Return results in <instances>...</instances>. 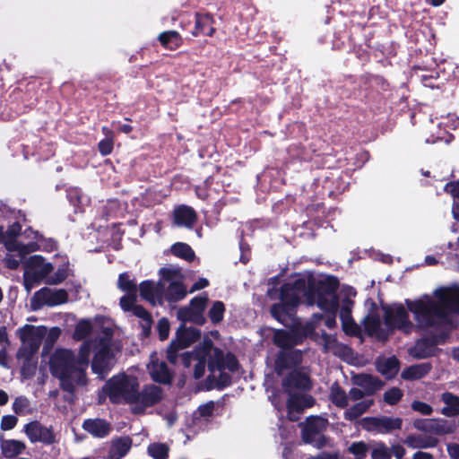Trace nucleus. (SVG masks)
Masks as SVG:
<instances>
[{"label": "nucleus", "mask_w": 459, "mask_h": 459, "mask_svg": "<svg viewBox=\"0 0 459 459\" xmlns=\"http://www.w3.org/2000/svg\"><path fill=\"white\" fill-rule=\"evenodd\" d=\"M103 336L99 341H85L80 347L77 359L72 351L56 349L49 359L51 374L60 380L61 386L73 392L77 386L86 384L85 369L93 349L92 371L99 376L106 374L115 364L116 354L119 347L110 342L112 331L108 326L103 328Z\"/></svg>", "instance_id": "f257e3e1"}, {"label": "nucleus", "mask_w": 459, "mask_h": 459, "mask_svg": "<svg viewBox=\"0 0 459 459\" xmlns=\"http://www.w3.org/2000/svg\"><path fill=\"white\" fill-rule=\"evenodd\" d=\"M339 286V280L333 275H328L318 281L309 280L306 291L307 303L309 306L316 304L321 310L336 307L340 304L337 295Z\"/></svg>", "instance_id": "f03ea898"}, {"label": "nucleus", "mask_w": 459, "mask_h": 459, "mask_svg": "<svg viewBox=\"0 0 459 459\" xmlns=\"http://www.w3.org/2000/svg\"><path fill=\"white\" fill-rule=\"evenodd\" d=\"M104 392L112 403H134L141 396L137 377L126 373L109 379L104 386Z\"/></svg>", "instance_id": "7ed1b4c3"}, {"label": "nucleus", "mask_w": 459, "mask_h": 459, "mask_svg": "<svg viewBox=\"0 0 459 459\" xmlns=\"http://www.w3.org/2000/svg\"><path fill=\"white\" fill-rule=\"evenodd\" d=\"M405 304L421 328L433 327L446 319V313L444 312L439 300L435 301L428 295H425L424 299L413 301L406 299Z\"/></svg>", "instance_id": "20e7f679"}, {"label": "nucleus", "mask_w": 459, "mask_h": 459, "mask_svg": "<svg viewBox=\"0 0 459 459\" xmlns=\"http://www.w3.org/2000/svg\"><path fill=\"white\" fill-rule=\"evenodd\" d=\"M23 235L29 240L27 243H22L16 239L4 241V247L8 252L4 262L10 269L18 268L26 255L44 247V238L37 231L28 229L24 230Z\"/></svg>", "instance_id": "39448f33"}, {"label": "nucleus", "mask_w": 459, "mask_h": 459, "mask_svg": "<svg viewBox=\"0 0 459 459\" xmlns=\"http://www.w3.org/2000/svg\"><path fill=\"white\" fill-rule=\"evenodd\" d=\"M46 334L45 326L26 325L18 330L22 345L18 350L17 358L28 360L39 350Z\"/></svg>", "instance_id": "423d86ee"}, {"label": "nucleus", "mask_w": 459, "mask_h": 459, "mask_svg": "<svg viewBox=\"0 0 459 459\" xmlns=\"http://www.w3.org/2000/svg\"><path fill=\"white\" fill-rule=\"evenodd\" d=\"M328 420L321 416H308L305 423H300L301 438L305 444L313 445L321 449L326 446V437L323 432L326 429Z\"/></svg>", "instance_id": "0eeeda50"}, {"label": "nucleus", "mask_w": 459, "mask_h": 459, "mask_svg": "<svg viewBox=\"0 0 459 459\" xmlns=\"http://www.w3.org/2000/svg\"><path fill=\"white\" fill-rule=\"evenodd\" d=\"M53 270V265L40 255L30 256L24 264V287L30 291Z\"/></svg>", "instance_id": "6e6552de"}, {"label": "nucleus", "mask_w": 459, "mask_h": 459, "mask_svg": "<svg viewBox=\"0 0 459 459\" xmlns=\"http://www.w3.org/2000/svg\"><path fill=\"white\" fill-rule=\"evenodd\" d=\"M201 336L200 330L194 327H185L183 325L177 331L176 338L172 340L167 349V359L170 364L176 365L178 360V351L189 347Z\"/></svg>", "instance_id": "1a4fd4ad"}, {"label": "nucleus", "mask_w": 459, "mask_h": 459, "mask_svg": "<svg viewBox=\"0 0 459 459\" xmlns=\"http://www.w3.org/2000/svg\"><path fill=\"white\" fill-rule=\"evenodd\" d=\"M117 287L126 294L120 299V306L123 310L130 311L138 317H143V309L135 305L137 286L131 276L125 273L118 277Z\"/></svg>", "instance_id": "9d476101"}, {"label": "nucleus", "mask_w": 459, "mask_h": 459, "mask_svg": "<svg viewBox=\"0 0 459 459\" xmlns=\"http://www.w3.org/2000/svg\"><path fill=\"white\" fill-rule=\"evenodd\" d=\"M385 312L384 322L390 329H398L404 333H410L413 328V324L409 319V314L403 304L395 305V307L390 306H382Z\"/></svg>", "instance_id": "9b49d317"}, {"label": "nucleus", "mask_w": 459, "mask_h": 459, "mask_svg": "<svg viewBox=\"0 0 459 459\" xmlns=\"http://www.w3.org/2000/svg\"><path fill=\"white\" fill-rule=\"evenodd\" d=\"M207 368L210 373L224 369H228L230 372L235 373L238 371L240 364L237 357L232 352L229 351L224 354L221 349L213 345L212 353H210L207 360Z\"/></svg>", "instance_id": "f8f14e48"}, {"label": "nucleus", "mask_w": 459, "mask_h": 459, "mask_svg": "<svg viewBox=\"0 0 459 459\" xmlns=\"http://www.w3.org/2000/svg\"><path fill=\"white\" fill-rule=\"evenodd\" d=\"M68 294L63 289L43 288L38 290L30 299L33 310L40 309L44 306L55 307L67 302Z\"/></svg>", "instance_id": "ddd939ff"}, {"label": "nucleus", "mask_w": 459, "mask_h": 459, "mask_svg": "<svg viewBox=\"0 0 459 459\" xmlns=\"http://www.w3.org/2000/svg\"><path fill=\"white\" fill-rule=\"evenodd\" d=\"M360 425L366 431L387 434L401 429L403 420L387 416L365 417L360 420Z\"/></svg>", "instance_id": "4468645a"}, {"label": "nucleus", "mask_w": 459, "mask_h": 459, "mask_svg": "<svg viewBox=\"0 0 459 459\" xmlns=\"http://www.w3.org/2000/svg\"><path fill=\"white\" fill-rule=\"evenodd\" d=\"M439 300L446 317L451 314L459 315V287L440 288L434 292Z\"/></svg>", "instance_id": "2eb2a0df"}, {"label": "nucleus", "mask_w": 459, "mask_h": 459, "mask_svg": "<svg viewBox=\"0 0 459 459\" xmlns=\"http://www.w3.org/2000/svg\"><path fill=\"white\" fill-rule=\"evenodd\" d=\"M303 353L300 350L280 351L274 360V371L281 376L286 369L296 368L302 362Z\"/></svg>", "instance_id": "dca6fc26"}, {"label": "nucleus", "mask_w": 459, "mask_h": 459, "mask_svg": "<svg viewBox=\"0 0 459 459\" xmlns=\"http://www.w3.org/2000/svg\"><path fill=\"white\" fill-rule=\"evenodd\" d=\"M438 337L431 334L420 338L416 341L413 347L409 350V354L417 359L430 358L436 355Z\"/></svg>", "instance_id": "f3484780"}, {"label": "nucleus", "mask_w": 459, "mask_h": 459, "mask_svg": "<svg viewBox=\"0 0 459 459\" xmlns=\"http://www.w3.org/2000/svg\"><path fill=\"white\" fill-rule=\"evenodd\" d=\"M24 431L32 443L41 442L53 444L56 441V435L50 428L42 426L37 421H32L24 426Z\"/></svg>", "instance_id": "a211bd4d"}, {"label": "nucleus", "mask_w": 459, "mask_h": 459, "mask_svg": "<svg viewBox=\"0 0 459 459\" xmlns=\"http://www.w3.org/2000/svg\"><path fill=\"white\" fill-rule=\"evenodd\" d=\"M281 385L289 393L291 389L309 391L312 388V381L307 373L294 369L282 379Z\"/></svg>", "instance_id": "6ab92c4d"}, {"label": "nucleus", "mask_w": 459, "mask_h": 459, "mask_svg": "<svg viewBox=\"0 0 459 459\" xmlns=\"http://www.w3.org/2000/svg\"><path fill=\"white\" fill-rule=\"evenodd\" d=\"M297 309L298 307L292 305L279 301L278 303H274L271 306L270 313L271 316L280 324L284 326H288L291 325V322L299 319L297 317Z\"/></svg>", "instance_id": "aec40b11"}, {"label": "nucleus", "mask_w": 459, "mask_h": 459, "mask_svg": "<svg viewBox=\"0 0 459 459\" xmlns=\"http://www.w3.org/2000/svg\"><path fill=\"white\" fill-rule=\"evenodd\" d=\"M173 223L177 227L193 229L197 222L198 216L195 209L186 204L175 207L172 213Z\"/></svg>", "instance_id": "412c9836"}, {"label": "nucleus", "mask_w": 459, "mask_h": 459, "mask_svg": "<svg viewBox=\"0 0 459 459\" xmlns=\"http://www.w3.org/2000/svg\"><path fill=\"white\" fill-rule=\"evenodd\" d=\"M352 382L354 385L362 388L367 396L374 395L384 385V382L377 377L364 373L355 375L352 377Z\"/></svg>", "instance_id": "4be33fe9"}, {"label": "nucleus", "mask_w": 459, "mask_h": 459, "mask_svg": "<svg viewBox=\"0 0 459 459\" xmlns=\"http://www.w3.org/2000/svg\"><path fill=\"white\" fill-rule=\"evenodd\" d=\"M316 403V400L309 394H290L287 400V410L290 412L300 413L306 408H311Z\"/></svg>", "instance_id": "5701e85b"}, {"label": "nucleus", "mask_w": 459, "mask_h": 459, "mask_svg": "<svg viewBox=\"0 0 459 459\" xmlns=\"http://www.w3.org/2000/svg\"><path fill=\"white\" fill-rule=\"evenodd\" d=\"M195 18V28L192 31L193 36L197 37L203 34L212 37L215 32V29L212 26L213 22L212 14L196 13Z\"/></svg>", "instance_id": "b1692460"}, {"label": "nucleus", "mask_w": 459, "mask_h": 459, "mask_svg": "<svg viewBox=\"0 0 459 459\" xmlns=\"http://www.w3.org/2000/svg\"><path fill=\"white\" fill-rule=\"evenodd\" d=\"M187 290L185 284L180 281H171L164 292L160 295L161 300H166L169 304L178 302L184 299L186 296Z\"/></svg>", "instance_id": "393cba45"}, {"label": "nucleus", "mask_w": 459, "mask_h": 459, "mask_svg": "<svg viewBox=\"0 0 459 459\" xmlns=\"http://www.w3.org/2000/svg\"><path fill=\"white\" fill-rule=\"evenodd\" d=\"M432 369L429 362L415 364L405 368L401 374V377L406 381L420 380L427 376Z\"/></svg>", "instance_id": "a878e982"}, {"label": "nucleus", "mask_w": 459, "mask_h": 459, "mask_svg": "<svg viewBox=\"0 0 459 459\" xmlns=\"http://www.w3.org/2000/svg\"><path fill=\"white\" fill-rule=\"evenodd\" d=\"M377 370L386 379L396 377L400 369V360L395 356H391L381 361L376 362Z\"/></svg>", "instance_id": "bb28decb"}, {"label": "nucleus", "mask_w": 459, "mask_h": 459, "mask_svg": "<svg viewBox=\"0 0 459 459\" xmlns=\"http://www.w3.org/2000/svg\"><path fill=\"white\" fill-rule=\"evenodd\" d=\"M82 428L95 437H104L108 436L110 431L109 424L100 419L86 420L82 424Z\"/></svg>", "instance_id": "cd10ccee"}, {"label": "nucleus", "mask_w": 459, "mask_h": 459, "mask_svg": "<svg viewBox=\"0 0 459 459\" xmlns=\"http://www.w3.org/2000/svg\"><path fill=\"white\" fill-rule=\"evenodd\" d=\"M287 327L290 329L289 333H290V339L294 347L303 343L308 333L314 329V326L310 325L302 326L299 319L291 322V325Z\"/></svg>", "instance_id": "c85d7f7f"}, {"label": "nucleus", "mask_w": 459, "mask_h": 459, "mask_svg": "<svg viewBox=\"0 0 459 459\" xmlns=\"http://www.w3.org/2000/svg\"><path fill=\"white\" fill-rule=\"evenodd\" d=\"M150 374L152 380L160 384L169 385L172 381V374L164 361L152 363Z\"/></svg>", "instance_id": "c756f323"}, {"label": "nucleus", "mask_w": 459, "mask_h": 459, "mask_svg": "<svg viewBox=\"0 0 459 459\" xmlns=\"http://www.w3.org/2000/svg\"><path fill=\"white\" fill-rule=\"evenodd\" d=\"M158 40L160 45L169 50H176L183 44V38L177 30H165L159 34Z\"/></svg>", "instance_id": "7c9ffc66"}, {"label": "nucleus", "mask_w": 459, "mask_h": 459, "mask_svg": "<svg viewBox=\"0 0 459 459\" xmlns=\"http://www.w3.org/2000/svg\"><path fill=\"white\" fill-rule=\"evenodd\" d=\"M405 444L413 449L431 448L438 444V439L432 436L409 435L406 437Z\"/></svg>", "instance_id": "2f4dec72"}, {"label": "nucleus", "mask_w": 459, "mask_h": 459, "mask_svg": "<svg viewBox=\"0 0 459 459\" xmlns=\"http://www.w3.org/2000/svg\"><path fill=\"white\" fill-rule=\"evenodd\" d=\"M232 383V377L229 373L220 371L219 377L216 378L213 373H210L205 379L206 390H223L230 386Z\"/></svg>", "instance_id": "473e14b6"}, {"label": "nucleus", "mask_w": 459, "mask_h": 459, "mask_svg": "<svg viewBox=\"0 0 459 459\" xmlns=\"http://www.w3.org/2000/svg\"><path fill=\"white\" fill-rule=\"evenodd\" d=\"M374 404V400H363L354 403L352 406L348 408L344 413L343 417L346 420L353 421L359 419L361 415L367 412L369 408Z\"/></svg>", "instance_id": "72a5a7b5"}, {"label": "nucleus", "mask_w": 459, "mask_h": 459, "mask_svg": "<svg viewBox=\"0 0 459 459\" xmlns=\"http://www.w3.org/2000/svg\"><path fill=\"white\" fill-rule=\"evenodd\" d=\"M441 401L446 405L441 410L443 415L446 417L459 415V396L450 392H445L441 395Z\"/></svg>", "instance_id": "f704fd0d"}, {"label": "nucleus", "mask_w": 459, "mask_h": 459, "mask_svg": "<svg viewBox=\"0 0 459 459\" xmlns=\"http://www.w3.org/2000/svg\"><path fill=\"white\" fill-rule=\"evenodd\" d=\"M329 399L333 404L341 409H345L349 405V395L337 382L330 387Z\"/></svg>", "instance_id": "c9c22d12"}, {"label": "nucleus", "mask_w": 459, "mask_h": 459, "mask_svg": "<svg viewBox=\"0 0 459 459\" xmlns=\"http://www.w3.org/2000/svg\"><path fill=\"white\" fill-rule=\"evenodd\" d=\"M2 454L6 458H13L21 455L25 449V444L15 439L3 440L0 445Z\"/></svg>", "instance_id": "e433bc0d"}, {"label": "nucleus", "mask_w": 459, "mask_h": 459, "mask_svg": "<svg viewBox=\"0 0 459 459\" xmlns=\"http://www.w3.org/2000/svg\"><path fill=\"white\" fill-rule=\"evenodd\" d=\"M129 437H120L114 440L109 450L110 459H120L125 456L131 447Z\"/></svg>", "instance_id": "4c0bfd02"}, {"label": "nucleus", "mask_w": 459, "mask_h": 459, "mask_svg": "<svg viewBox=\"0 0 459 459\" xmlns=\"http://www.w3.org/2000/svg\"><path fill=\"white\" fill-rule=\"evenodd\" d=\"M345 296L342 300V306L339 313L340 318H348L349 316H352V307L354 305V301L351 299V297H355L357 291L352 287H347L344 290Z\"/></svg>", "instance_id": "58836bf2"}, {"label": "nucleus", "mask_w": 459, "mask_h": 459, "mask_svg": "<svg viewBox=\"0 0 459 459\" xmlns=\"http://www.w3.org/2000/svg\"><path fill=\"white\" fill-rule=\"evenodd\" d=\"M163 397V390L161 387L150 385H145L144 391V405L145 408L153 406L160 403Z\"/></svg>", "instance_id": "ea45409f"}, {"label": "nucleus", "mask_w": 459, "mask_h": 459, "mask_svg": "<svg viewBox=\"0 0 459 459\" xmlns=\"http://www.w3.org/2000/svg\"><path fill=\"white\" fill-rule=\"evenodd\" d=\"M170 251L176 257L184 259L187 262H192L195 258L194 250L186 243L177 242L171 246Z\"/></svg>", "instance_id": "a19ab883"}, {"label": "nucleus", "mask_w": 459, "mask_h": 459, "mask_svg": "<svg viewBox=\"0 0 459 459\" xmlns=\"http://www.w3.org/2000/svg\"><path fill=\"white\" fill-rule=\"evenodd\" d=\"M273 342L275 346L282 351L292 350L294 347L290 339V333L284 329H276L273 332Z\"/></svg>", "instance_id": "79ce46f5"}, {"label": "nucleus", "mask_w": 459, "mask_h": 459, "mask_svg": "<svg viewBox=\"0 0 459 459\" xmlns=\"http://www.w3.org/2000/svg\"><path fill=\"white\" fill-rule=\"evenodd\" d=\"M212 346H213L212 341L209 338H205L193 351L194 359L196 361L207 362L210 353H212Z\"/></svg>", "instance_id": "37998d69"}, {"label": "nucleus", "mask_w": 459, "mask_h": 459, "mask_svg": "<svg viewBox=\"0 0 459 459\" xmlns=\"http://www.w3.org/2000/svg\"><path fill=\"white\" fill-rule=\"evenodd\" d=\"M456 427L455 422L448 421L444 419H432L431 434L443 436L455 432Z\"/></svg>", "instance_id": "c03bdc74"}, {"label": "nucleus", "mask_w": 459, "mask_h": 459, "mask_svg": "<svg viewBox=\"0 0 459 459\" xmlns=\"http://www.w3.org/2000/svg\"><path fill=\"white\" fill-rule=\"evenodd\" d=\"M208 298L206 296H196L194 297L189 303L190 308L193 310L194 315L198 318L202 325L205 323V317L204 312L206 307Z\"/></svg>", "instance_id": "a18cd8bd"}, {"label": "nucleus", "mask_w": 459, "mask_h": 459, "mask_svg": "<svg viewBox=\"0 0 459 459\" xmlns=\"http://www.w3.org/2000/svg\"><path fill=\"white\" fill-rule=\"evenodd\" d=\"M279 299L296 307L300 304V297L294 292L288 283H283L280 288Z\"/></svg>", "instance_id": "49530a36"}, {"label": "nucleus", "mask_w": 459, "mask_h": 459, "mask_svg": "<svg viewBox=\"0 0 459 459\" xmlns=\"http://www.w3.org/2000/svg\"><path fill=\"white\" fill-rule=\"evenodd\" d=\"M10 342L4 327H0V365L8 368V348Z\"/></svg>", "instance_id": "de8ad7c7"}, {"label": "nucleus", "mask_w": 459, "mask_h": 459, "mask_svg": "<svg viewBox=\"0 0 459 459\" xmlns=\"http://www.w3.org/2000/svg\"><path fill=\"white\" fill-rule=\"evenodd\" d=\"M169 447L165 443H152L148 446L147 453L153 459H168Z\"/></svg>", "instance_id": "09e8293b"}, {"label": "nucleus", "mask_w": 459, "mask_h": 459, "mask_svg": "<svg viewBox=\"0 0 459 459\" xmlns=\"http://www.w3.org/2000/svg\"><path fill=\"white\" fill-rule=\"evenodd\" d=\"M225 305L222 301L217 300L212 303V306L208 311V316L213 325L220 324L224 317Z\"/></svg>", "instance_id": "8fccbe9b"}, {"label": "nucleus", "mask_w": 459, "mask_h": 459, "mask_svg": "<svg viewBox=\"0 0 459 459\" xmlns=\"http://www.w3.org/2000/svg\"><path fill=\"white\" fill-rule=\"evenodd\" d=\"M96 326H93L90 321L82 320L77 323L74 333V339L77 341H81L87 337L92 331H95Z\"/></svg>", "instance_id": "3c124183"}, {"label": "nucleus", "mask_w": 459, "mask_h": 459, "mask_svg": "<svg viewBox=\"0 0 459 459\" xmlns=\"http://www.w3.org/2000/svg\"><path fill=\"white\" fill-rule=\"evenodd\" d=\"M365 84H369L372 87H376L383 91L389 90V82L381 75L377 74H366L363 76Z\"/></svg>", "instance_id": "603ef678"}, {"label": "nucleus", "mask_w": 459, "mask_h": 459, "mask_svg": "<svg viewBox=\"0 0 459 459\" xmlns=\"http://www.w3.org/2000/svg\"><path fill=\"white\" fill-rule=\"evenodd\" d=\"M13 410L16 414L24 415L32 411L30 403L25 396H18L13 403Z\"/></svg>", "instance_id": "864d4df0"}, {"label": "nucleus", "mask_w": 459, "mask_h": 459, "mask_svg": "<svg viewBox=\"0 0 459 459\" xmlns=\"http://www.w3.org/2000/svg\"><path fill=\"white\" fill-rule=\"evenodd\" d=\"M343 332L349 336H359L360 334V328L356 324L352 316L348 318H340Z\"/></svg>", "instance_id": "5fc2aeb1"}, {"label": "nucleus", "mask_w": 459, "mask_h": 459, "mask_svg": "<svg viewBox=\"0 0 459 459\" xmlns=\"http://www.w3.org/2000/svg\"><path fill=\"white\" fill-rule=\"evenodd\" d=\"M403 396V393L399 387H392L385 392L383 398L385 403L394 406L402 400Z\"/></svg>", "instance_id": "6e6d98bb"}, {"label": "nucleus", "mask_w": 459, "mask_h": 459, "mask_svg": "<svg viewBox=\"0 0 459 459\" xmlns=\"http://www.w3.org/2000/svg\"><path fill=\"white\" fill-rule=\"evenodd\" d=\"M177 317L182 323L192 322L196 325H202L198 318L194 315L193 310L190 307H182L177 312Z\"/></svg>", "instance_id": "4d7b16f0"}, {"label": "nucleus", "mask_w": 459, "mask_h": 459, "mask_svg": "<svg viewBox=\"0 0 459 459\" xmlns=\"http://www.w3.org/2000/svg\"><path fill=\"white\" fill-rule=\"evenodd\" d=\"M103 131L107 132V136L100 142L99 151L102 155H108L113 150L112 133L107 127H103Z\"/></svg>", "instance_id": "13d9d810"}, {"label": "nucleus", "mask_w": 459, "mask_h": 459, "mask_svg": "<svg viewBox=\"0 0 459 459\" xmlns=\"http://www.w3.org/2000/svg\"><path fill=\"white\" fill-rule=\"evenodd\" d=\"M348 450L351 454L354 455L357 459H364L368 451V446L363 441L353 442Z\"/></svg>", "instance_id": "bf43d9fd"}, {"label": "nucleus", "mask_w": 459, "mask_h": 459, "mask_svg": "<svg viewBox=\"0 0 459 459\" xmlns=\"http://www.w3.org/2000/svg\"><path fill=\"white\" fill-rule=\"evenodd\" d=\"M411 407L414 411H417L424 416H429L433 412V408L431 405L418 400L413 401L411 404Z\"/></svg>", "instance_id": "052dcab7"}, {"label": "nucleus", "mask_w": 459, "mask_h": 459, "mask_svg": "<svg viewBox=\"0 0 459 459\" xmlns=\"http://www.w3.org/2000/svg\"><path fill=\"white\" fill-rule=\"evenodd\" d=\"M169 322L167 317H161L157 325V331L159 333V338L160 341H165L168 339L169 334Z\"/></svg>", "instance_id": "680f3d73"}, {"label": "nucleus", "mask_w": 459, "mask_h": 459, "mask_svg": "<svg viewBox=\"0 0 459 459\" xmlns=\"http://www.w3.org/2000/svg\"><path fill=\"white\" fill-rule=\"evenodd\" d=\"M364 326L369 335L375 333L380 327V320L377 316H368L364 322Z\"/></svg>", "instance_id": "e2e57ef3"}, {"label": "nucleus", "mask_w": 459, "mask_h": 459, "mask_svg": "<svg viewBox=\"0 0 459 459\" xmlns=\"http://www.w3.org/2000/svg\"><path fill=\"white\" fill-rule=\"evenodd\" d=\"M413 427L420 431L432 432V419H416L413 421Z\"/></svg>", "instance_id": "0e129e2a"}, {"label": "nucleus", "mask_w": 459, "mask_h": 459, "mask_svg": "<svg viewBox=\"0 0 459 459\" xmlns=\"http://www.w3.org/2000/svg\"><path fill=\"white\" fill-rule=\"evenodd\" d=\"M340 307V305L334 308L323 310L326 315L325 317V325L329 329H333L336 326V313Z\"/></svg>", "instance_id": "69168bd1"}, {"label": "nucleus", "mask_w": 459, "mask_h": 459, "mask_svg": "<svg viewBox=\"0 0 459 459\" xmlns=\"http://www.w3.org/2000/svg\"><path fill=\"white\" fill-rule=\"evenodd\" d=\"M289 284V287L291 288V290L296 292L300 297L301 293H304L306 296V291L307 290V284L306 281L303 278L296 279L293 282H287Z\"/></svg>", "instance_id": "338daca9"}, {"label": "nucleus", "mask_w": 459, "mask_h": 459, "mask_svg": "<svg viewBox=\"0 0 459 459\" xmlns=\"http://www.w3.org/2000/svg\"><path fill=\"white\" fill-rule=\"evenodd\" d=\"M61 334V330L58 327H53L49 330L46 328V334L44 336L45 343L48 346H51L55 343V342L59 338Z\"/></svg>", "instance_id": "774afa93"}]
</instances>
